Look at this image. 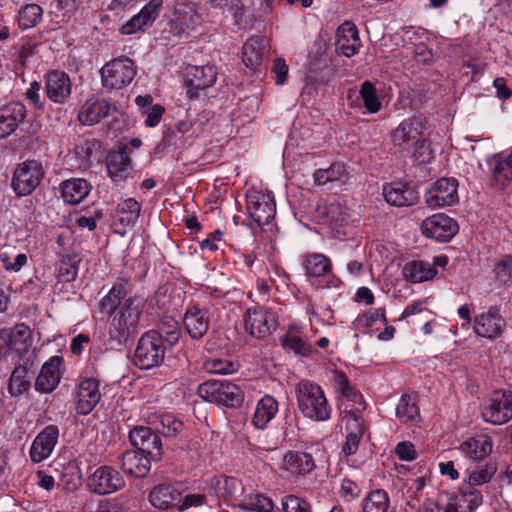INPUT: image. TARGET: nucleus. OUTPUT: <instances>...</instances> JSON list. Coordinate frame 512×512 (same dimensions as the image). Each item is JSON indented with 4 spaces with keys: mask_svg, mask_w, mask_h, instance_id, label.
Masks as SVG:
<instances>
[{
    "mask_svg": "<svg viewBox=\"0 0 512 512\" xmlns=\"http://www.w3.org/2000/svg\"><path fill=\"white\" fill-rule=\"evenodd\" d=\"M143 299L129 295L123 283L112 286L101 299L100 309L111 317L109 334L112 338L125 341L145 327Z\"/></svg>",
    "mask_w": 512,
    "mask_h": 512,
    "instance_id": "f257e3e1",
    "label": "nucleus"
},
{
    "mask_svg": "<svg viewBox=\"0 0 512 512\" xmlns=\"http://www.w3.org/2000/svg\"><path fill=\"white\" fill-rule=\"evenodd\" d=\"M295 392L298 409L304 417L319 422L331 418L332 407L320 385L309 380H301Z\"/></svg>",
    "mask_w": 512,
    "mask_h": 512,
    "instance_id": "f03ea898",
    "label": "nucleus"
},
{
    "mask_svg": "<svg viewBox=\"0 0 512 512\" xmlns=\"http://www.w3.org/2000/svg\"><path fill=\"white\" fill-rule=\"evenodd\" d=\"M302 267L307 282L316 289L338 288L341 280L333 272L331 259L318 252H309L301 256Z\"/></svg>",
    "mask_w": 512,
    "mask_h": 512,
    "instance_id": "7ed1b4c3",
    "label": "nucleus"
},
{
    "mask_svg": "<svg viewBox=\"0 0 512 512\" xmlns=\"http://www.w3.org/2000/svg\"><path fill=\"white\" fill-rule=\"evenodd\" d=\"M197 394L207 402L230 408L240 406L244 400L241 388L227 380H207L198 386Z\"/></svg>",
    "mask_w": 512,
    "mask_h": 512,
    "instance_id": "20e7f679",
    "label": "nucleus"
},
{
    "mask_svg": "<svg viewBox=\"0 0 512 512\" xmlns=\"http://www.w3.org/2000/svg\"><path fill=\"white\" fill-rule=\"evenodd\" d=\"M168 348L156 332L147 331L138 340L134 363L143 370L157 367L163 362Z\"/></svg>",
    "mask_w": 512,
    "mask_h": 512,
    "instance_id": "39448f33",
    "label": "nucleus"
},
{
    "mask_svg": "<svg viewBox=\"0 0 512 512\" xmlns=\"http://www.w3.org/2000/svg\"><path fill=\"white\" fill-rule=\"evenodd\" d=\"M45 175L41 162L26 160L15 168L11 187L18 197L31 195L40 185Z\"/></svg>",
    "mask_w": 512,
    "mask_h": 512,
    "instance_id": "423d86ee",
    "label": "nucleus"
},
{
    "mask_svg": "<svg viewBox=\"0 0 512 512\" xmlns=\"http://www.w3.org/2000/svg\"><path fill=\"white\" fill-rule=\"evenodd\" d=\"M100 73L103 87L113 90L129 85L136 76L137 70L133 60L120 57L106 63Z\"/></svg>",
    "mask_w": 512,
    "mask_h": 512,
    "instance_id": "0eeeda50",
    "label": "nucleus"
},
{
    "mask_svg": "<svg viewBox=\"0 0 512 512\" xmlns=\"http://www.w3.org/2000/svg\"><path fill=\"white\" fill-rule=\"evenodd\" d=\"M481 416L487 423L502 425L512 419V393L494 391L481 407Z\"/></svg>",
    "mask_w": 512,
    "mask_h": 512,
    "instance_id": "6e6552de",
    "label": "nucleus"
},
{
    "mask_svg": "<svg viewBox=\"0 0 512 512\" xmlns=\"http://www.w3.org/2000/svg\"><path fill=\"white\" fill-rule=\"evenodd\" d=\"M246 205L248 214L259 227L269 224L276 213V204L271 192L255 189L248 191Z\"/></svg>",
    "mask_w": 512,
    "mask_h": 512,
    "instance_id": "1a4fd4ad",
    "label": "nucleus"
},
{
    "mask_svg": "<svg viewBox=\"0 0 512 512\" xmlns=\"http://www.w3.org/2000/svg\"><path fill=\"white\" fill-rule=\"evenodd\" d=\"M245 330L256 339H266L277 328L273 312L264 307H252L244 314Z\"/></svg>",
    "mask_w": 512,
    "mask_h": 512,
    "instance_id": "9d476101",
    "label": "nucleus"
},
{
    "mask_svg": "<svg viewBox=\"0 0 512 512\" xmlns=\"http://www.w3.org/2000/svg\"><path fill=\"white\" fill-rule=\"evenodd\" d=\"M87 487L97 495H108L124 488L125 480L115 468L103 465L88 477Z\"/></svg>",
    "mask_w": 512,
    "mask_h": 512,
    "instance_id": "9b49d317",
    "label": "nucleus"
},
{
    "mask_svg": "<svg viewBox=\"0 0 512 512\" xmlns=\"http://www.w3.org/2000/svg\"><path fill=\"white\" fill-rule=\"evenodd\" d=\"M217 80V70L213 65L190 66L187 68L184 87L189 99L200 97L201 92L212 87Z\"/></svg>",
    "mask_w": 512,
    "mask_h": 512,
    "instance_id": "f8f14e48",
    "label": "nucleus"
},
{
    "mask_svg": "<svg viewBox=\"0 0 512 512\" xmlns=\"http://www.w3.org/2000/svg\"><path fill=\"white\" fill-rule=\"evenodd\" d=\"M456 221L444 213L426 218L421 224L423 235L439 242H447L458 232Z\"/></svg>",
    "mask_w": 512,
    "mask_h": 512,
    "instance_id": "ddd939ff",
    "label": "nucleus"
},
{
    "mask_svg": "<svg viewBox=\"0 0 512 512\" xmlns=\"http://www.w3.org/2000/svg\"><path fill=\"white\" fill-rule=\"evenodd\" d=\"M427 129V121L421 116L403 120L392 132L393 143L397 146H412L417 143Z\"/></svg>",
    "mask_w": 512,
    "mask_h": 512,
    "instance_id": "4468645a",
    "label": "nucleus"
},
{
    "mask_svg": "<svg viewBox=\"0 0 512 512\" xmlns=\"http://www.w3.org/2000/svg\"><path fill=\"white\" fill-rule=\"evenodd\" d=\"M458 182L454 178L438 179L426 192V203L430 207L449 206L458 201Z\"/></svg>",
    "mask_w": 512,
    "mask_h": 512,
    "instance_id": "2eb2a0df",
    "label": "nucleus"
},
{
    "mask_svg": "<svg viewBox=\"0 0 512 512\" xmlns=\"http://www.w3.org/2000/svg\"><path fill=\"white\" fill-rule=\"evenodd\" d=\"M46 97L56 104H65L72 92V82L67 73L52 70L45 75L44 86Z\"/></svg>",
    "mask_w": 512,
    "mask_h": 512,
    "instance_id": "dca6fc26",
    "label": "nucleus"
},
{
    "mask_svg": "<svg viewBox=\"0 0 512 512\" xmlns=\"http://www.w3.org/2000/svg\"><path fill=\"white\" fill-rule=\"evenodd\" d=\"M59 439V428L56 425H48L34 438L29 456L33 463H40L50 457Z\"/></svg>",
    "mask_w": 512,
    "mask_h": 512,
    "instance_id": "f3484780",
    "label": "nucleus"
},
{
    "mask_svg": "<svg viewBox=\"0 0 512 512\" xmlns=\"http://www.w3.org/2000/svg\"><path fill=\"white\" fill-rule=\"evenodd\" d=\"M395 487L400 494L402 501L412 510H416L425 500L426 479L424 476L398 478Z\"/></svg>",
    "mask_w": 512,
    "mask_h": 512,
    "instance_id": "a211bd4d",
    "label": "nucleus"
},
{
    "mask_svg": "<svg viewBox=\"0 0 512 512\" xmlns=\"http://www.w3.org/2000/svg\"><path fill=\"white\" fill-rule=\"evenodd\" d=\"M100 382L96 378H85L77 387L76 392V412L79 415H88L100 402L101 392Z\"/></svg>",
    "mask_w": 512,
    "mask_h": 512,
    "instance_id": "6ab92c4d",
    "label": "nucleus"
},
{
    "mask_svg": "<svg viewBox=\"0 0 512 512\" xmlns=\"http://www.w3.org/2000/svg\"><path fill=\"white\" fill-rule=\"evenodd\" d=\"M483 502L482 492L471 486H462L444 506L445 512H474Z\"/></svg>",
    "mask_w": 512,
    "mask_h": 512,
    "instance_id": "aec40b11",
    "label": "nucleus"
},
{
    "mask_svg": "<svg viewBox=\"0 0 512 512\" xmlns=\"http://www.w3.org/2000/svg\"><path fill=\"white\" fill-rule=\"evenodd\" d=\"M483 502L482 492L471 486H462L444 506L445 512H474Z\"/></svg>",
    "mask_w": 512,
    "mask_h": 512,
    "instance_id": "412c9836",
    "label": "nucleus"
},
{
    "mask_svg": "<svg viewBox=\"0 0 512 512\" xmlns=\"http://www.w3.org/2000/svg\"><path fill=\"white\" fill-rule=\"evenodd\" d=\"M106 167L109 177L114 182L124 181L130 176L133 166L126 145H120L118 149L108 152Z\"/></svg>",
    "mask_w": 512,
    "mask_h": 512,
    "instance_id": "4be33fe9",
    "label": "nucleus"
},
{
    "mask_svg": "<svg viewBox=\"0 0 512 512\" xmlns=\"http://www.w3.org/2000/svg\"><path fill=\"white\" fill-rule=\"evenodd\" d=\"M383 196L389 205L396 207L412 206L419 198L415 187L402 182L385 184L383 186Z\"/></svg>",
    "mask_w": 512,
    "mask_h": 512,
    "instance_id": "5701e85b",
    "label": "nucleus"
},
{
    "mask_svg": "<svg viewBox=\"0 0 512 512\" xmlns=\"http://www.w3.org/2000/svg\"><path fill=\"white\" fill-rule=\"evenodd\" d=\"M505 321L496 307H490L486 312L476 316L474 331L478 336L493 339L502 334Z\"/></svg>",
    "mask_w": 512,
    "mask_h": 512,
    "instance_id": "b1692460",
    "label": "nucleus"
},
{
    "mask_svg": "<svg viewBox=\"0 0 512 512\" xmlns=\"http://www.w3.org/2000/svg\"><path fill=\"white\" fill-rule=\"evenodd\" d=\"M115 108L105 99L90 98L80 107L78 121L85 126H93L108 117Z\"/></svg>",
    "mask_w": 512,
    "mask_h": 512,
    "instance_id": "393cba45",
    "label": "nucleus"
},
{
    "mask_svg": "<svg viewBox=\"0 0 512 512\" xmlns=\"http://www.w3.org/2000/svg\"><path fill=\"white\" fill-rule=\"evenodd\" d=\"M62 358L52 356L46 361L35 380V389L40 393H51L58 386L62 373L60 370Z\"/></svg>",
    "mask_w": 512,
    "mask_h": 512,
    "instance_id": "a878e982",
    "label": "nucleus"
},
{
    "mask_svg": "<svg viewBox=\"0 0 512 512\" xmlns=\"http://www.w3.org/2000/svg\"><path fill=\"white\" fill-rule=\"evenodd\" d=\"M317 186H327L328 190L339 191L349 180V173L342 163H333L327 169H318L313 174Z\"/></svg>",
    "mask_w": 512,
    "mask_h": 512,
    "instance_id": "bb28decb",
    "label": "nucleus"
},
{
    "mask_svg": "<svg viewBox=\"0 0 512 512\" xmlns=\"http://www.w3.org/2000/svg\"><path fill=\"white\" fill-rule=\"evenodd\" d=\"M27 110L21 102H10L0 108V139L14 133L26 118Z\"/></svg>",
    "mask_w": 512,
    "mask_h": 512,
    "instance_id": "cd10ccee",
    "label": "nucleus"
},
{
    "mask_svg": "<svg viewBox=\"0 0 512 512\" xmlns=\"http://www.w3.org/2000/svg\"><path fill=\"white\" fill-rule=\"evenodd\" d=\"M148 498L152 506L159 510H178L181 491L173 484H159L150 491Z\"/></svg>",
    "mask_w": 512,
    "mask_h": 512,
    "instance_id": "c85d7f7f",
    "label": "nucleus"
},
{
    "mask_svg": "<svg viewBox=\"0 0 512 512\" xmlns=\"http://www.w3.org/2000/svg\"><path fill=\"white\" fill-rule=\"evenodd\" d=\"M360 38L356 25L346 21L336 32V49L346 57H352L360 48Z\"/></svg>",
    "mask_w": 512,
    "mask_h": 512,
    "instance_id": "c756f323",
    "label": "nucleus"
},
{
    "mask_svg": "<svg viewBox=\"0 0 512 512\" xmlns=\"http://www.w3.org/2000/svg\"><path fill=\"white\" fill-rule=\"evenodd\" d=\"M150 457L137 450H127L120 457L121 469L128 475L143 478L151 469Z\"/></svg>",
    "mask_w": 512,
    "mask_h": 512,
    "instance_id": "7c9ffc66",
    "label": "nucleus"
},
{
    "mask_svg": "<svg viewBox=\"0 0 512 512\" xmlns=\"http://www.w3.org/2000/svg\"><path fill=\"white\" fill-rule=\"evenodd\" d=\"M315 213L320 221L330 225L332 228L342 226L348 218L346 207L339 201L330 203L319 201L316 205Z\"/></svg>",
    "mask_w": 512,
    "mask_h": 512,
    "instance_id": "2f4dec72",
    "label": "nucleus"
},
{
    "mask_svg": "<svg viewBox=\"0 0 512 512\" xmlns=\"http://www.w3.org/2000/svg\"><path fill=\"white\" fill-rule=\"evenodd\" d=\"M183 323L193 339H200L209 329L208 311L198 306H192L186 311Z\"/></svg>",
    "mask_w": 512,
    "mask_h": 512,
    "instance_id": "473e14b6",
    "label": "nucleus"
},
{
    "mask_svg": "<svg viewBox=\"0 0 512 512\" xmlns=\"http://www.w3.org/2000/svg\"><path fill=\"white\" fill-rule=\"evenodd\" d=\"M5 343L9 351L23 355L33 343L31 329L24 323L15 325L7 332Z\"/></svg>",
    "mask_w": 512,
    "mask_h": 512,
    "instance_id": "72a5a7b5",
    "label": "nucleus"
},
{
    "mask_svg": "<svg viewBox=\"0 0 512 512\" xmlns=\"http://www.w3.org/2000/svg\"><path fill=\"white\" fill-rule=\"evenodd\" d=\"M91 189L92 185L87 180L71 178L61 183V197L68 204H79L89 195Z\"/></svg>",
    "mask_w": 512,
    "mask_h": 512,
    "instance_id": "f704fd0d",
    "label": "nucleus"
},
{
    "mask_svg": "<svg viewBox=\"0 0 512 512\" xmlns=\"http://www.w3.org/2000/svg\"><path fill=\"white\" fill-rule=\"evenodd\" d=\"M278 401L271 395H264L256 404L252 424L256 429L264 430L278 412Z\"/></svg>",
    "mask_w": 512,
    "mask_h": 512,
    "instance_id": "c9c22d12",
    "label": "nucleus"
},
{
    "mask_svg": "<svg viewBox=\"0 0 512 512\" xmlns=\"http://www.w3.org/2000/svg\"><path fill=\"white\" fill-rule=\"evenodd\" d=\"M492 178L499 188L508 186L512 181V151L500 153L490 162Z\"/></svg>",
    "mask_w": 512,
    "mask_h": 512,
    "instance_id": "e433bc0d",
    "label": "nucleus"
},
{
    "mask_svg": "<svg viewBox=\"0 0 512 512\" xmlns=\"http://www.w3.org/2000/svg\"><path fill=\"white\" fill-rule=\"evenodd\" d=\"M460 450L469 459L481 461L492 452V440L487 435H477L464 441Z\"/></svg>",
    "mask_w": 512,
    "mask_h": 512,
    "instance_id": "4c0bfd02",
    "label": "nucleus"
},
{
    "mask_svg": "<svg viewBox=\"0 0 512 512\" xmlns=\"http://www.w3.org/2000/svg\"><path fill=\"white\" fill-rule=\"evenodd\" d=\"M437 270L433 265L424 260H412L407 262L403 268L405 279L411 283H421L434 278Z\"/></svg>",
    "mask_w": 512,
    "mask_h": 512,
    "instance_id": "58836bf2",
    "label": "nucleus"
},
{
    "mask_svg": "<svg viewBox=\"0 0 512 512\" xmlns=\"http://www.w3.org/2000/svg\"><path fill=\"white\" fill-rule=\"evenodd\" d=\"M27 253H18L16 246L3 245L0 248V264L6 272L18 273L28 264Z\"/></svg>",
    "mask_w": 512,
    "mask_h": 512,
    "instance_id": "ea45409f",
    "label": "nucleus"
},
{
    "mask_svg": "<svg viewBox=\"0 0 512 512\" xmlns=\"http://www.w3.org/2000/svg\"><path fill=\"white\" fill-rule=\"evenodd\" d=\"M283 467L295 474H307L314 469L315 464L310 454L289 451L284 455Z\"/></svg>",
    "mask_w": 512,
    "mask_h": 512,
    "instance_id": "a19ab883",
    "label": "nucleus"
},
{
    "mask_svg": "<svg viewBox=\"0 0 512 512\" xmlns=\"http://www.w3.org/2000/svg\"><path fill=\"white\" fill-rule=\"evenodd\" d=\"M33 373L25 365L14 368L9 378L8 392L12 397H17L27 392L31 385Z\"/></svg>",
    "mask_w": 512,
    "mask_h": 512,
    "instance_id": "79ce46f5",
    "label": "nucleus"
},
{
    "mask_svg": "<svg viewBox=\"0 0 512 512\" xmlns=\"http://www.w3.org/2000/svg\"><path fill=\"white\" fill-rule=\"evenodd\" d=\"M155 431L165 437H174L183 430V423L172 414H160L150 420Z\"/></svg>",
    "mask_w": 512,
    "mask_h": 512,
    "instance_id": "37998d69",
    "label": "nucleus"
},
{
    "mask_svg": "<svg viewBox=\"0 0 512 512\" xmlns=\"http://www.w3.org/2000/svg\"><path fill=\"white\" fill-rule=\"evenodd\" d=\"M201 22V17L192 9L190 13L179 15L168 22L169 32L176 37H182L193 30Z\"/></svg>",
    "mask_w": 512,
    "mask_h": 512,
    "instance_id": "c03bdc74",
    "label": "nucleus"
},
{
    "mask_svg": "<svg viewBox=\"0 0 512 512\" xmlns=\"http://www.w3.org/2000/svg\"><path fill=\"white\" fill-rule=\"evenodd\" d=\"M396 416L402 423L416 421L420 417V410L416 396L404 394L396 406Z\"/></svg>",
    "mask_w": 512,
    "mask_h": 512,
    "instance_id": "a18cd8bd",
    "label": "nucleus"
},
{
    "mask_svg": "<svg viewBox=\"0 0 512 512\" xmlns=\"http://www.w3.org/2000/svg\"><path fill=\"white\" fill-rule=\"evenodd\" d=\"M152 331L156 332L160 336L162 342H164V344L169 348L177 344L181 336L179 324L172 317H165L161 319L158 324V328Z\"/></svg>",
    "mask_w": 512,
    "mask_h": 512,
    "instance_id": "49530a36",
    "label": "nucleus"
},
{
    "mask_svg": "<svg viewBox=\"0 0 512 512\" xmlns=\"http://www.w3.org/2000/svg\"><path fill=\"white\" fill-rule=\"evenodd\" d=\"M141 212V205L134 198H127L117 207L119 221L125 226H134L138 221Z\"/></svg>",
    "mask_w": 512,
    "mask_h": 512,
    "instance_id": "de8ad7c7",
    "label": "nucleus"
},
{
    "mask_svg": "<svg viewBox=\"0 0 512 512\" xmlns=\"http://www.w3.org/2000/svg\"><path fill=\"white\" fill-rule=\"evenodd\" d=\"M43 16V9L38 4H27L23 6L17 15L18 25L21 29L35 27Z\"/></svg>",
    "mask_w": 512,
    "mask_h": 512,
    "instance_id": "09e8293b",
    "label": "nucleus"
},
{
    "mask_svg": "<svg viewBox=\"0 0 512 512\" xmlns=\"http://www.w3.org/2000/svg\"><path fill=\"white\" fill-rule=\"evenodd\" d=\"M389 496L386 491L377 489L371 491L363 500V512H387Z\"/></svg>",
    "mask_w": 512,
    "mask_h": 512,
    "instance_id": "8fccbe9b",
    "label": "nucleus"
},
{
    "mask_svg": "<svg viewBox=\"0 0 512 512\" xmlns=\"http://www.w3.org/2000/svg\"><path fill=\"white\" fill-rule=\"evenodd\" d=\"M281 344L284 348L290 349L295 354L309 357L312 353V346L298 336L292 329L281 337Z\"/></svg>",
    "mask_w": 512,
    "mask_h": 512,
    "instance_id": "3c124183",
    "label": "nucleus"
},
{
    "mask_svg": "<svg viewBox=\"0 0 512 512\" xmlns=\"http://www.w3.org/2000/svg\"><path fill=\"white\" fill-rule=\"evenodd\" d=\"M239 506L254 512H271L274 504L269 497L257 493L245 496Z\"/></svg>",
    "mask_w": 512,
    "mask_h": 512,
    "instance_id": "603ef678",
    "label": "nucleus"
},
{
    "mask_svg": "<svg viewBox=\"0 0 512 512\" xmlns=\"http://www.w3.org/2000/svg\"><path fill=\"white\" fill-rule=\"evenodd\" d=\"M359 94L369 113H377L381 109L382 104L372 82L364 81L360 86Z\"/></svg>",
    "mask_w": 512,
    "mask_h": 512,
    "instance_id": "864d4df0",
    "label": "nucleus"
},
{
    "mask_svg": "<svg viewBox=\"0 0 512 512\" xmlns=\"http://www.w3.org/2000/svg\"><path fill=\"white\" fill-rule=\"evenodd\" d=\"M80 258L77 254L64 256L59 264L58 277L62 282H72L78 274Z\"/></svg>",
    "mask_w": 512,
    "mask_h": 512,
    "instance_id": "5fc2aeb1",
    "label": "nucleus"
},
{
    "mask_svg": "<svg viewBox=\"0 0 512 512\" xmlns=\"http://www.w3.org/2000/svg\"><path fill=\"white\" fill-rule=\"evenodd\" d=\"M209 4L214 9L227 12L236 24H239L243 19L244 5L241 0H209Z\"/></svg>",
    "mask_w": 512,
    "mask_h": 512,
    "instance_id": "6e6d98bb",
    "label": "nucleus"
},
{
    "mask_svg": "<svg viewBox=\"0 0 512 512\" xmlns=\"http://www.w3.org/2000/svg\"><path fill=\"white\" fill-rule=\"evenodd\" d=\"M497 471L494 463H486L483 466L478 467L469 474L468 482L463 486H481L491 481Z\"/></svg>",
    "mask_w": 512,
    "mask_h": 512,
    "instance_id": "4d7b16f0",
    "label": "nucleus"
},
{
    "mask_svg": "<svg viewBox=\"0 0 512 512\" xmlns=\"http://www.w3.org/2000/svg\"><path fill=\"white\" fill-rule=\"evenodd\" d=\"M203 368L210 374H230L237 370L235 363L226 359L210 358L203 363Z\"/></svg>",
    "mask_w": 512,
    "mask_h": 512,
    "instance_id": "13d9d810",
    "label": "nucleus"
},
{
    "mask_svg": "<svg viewBox=\"0 0 512 512\" xmlns=\"http://www.w3.org/2000/svg\"><path fill=\"white\" fill-rule=\"evenodd\" d=\"M162 5L163 0H151L140 10L138 14H136L139 17L141 24L144 25L146 29L152 26L159 15Z\"/></svg>",
    "mask_w": 512,
    "mask_h": 512,
    "instance_id": "bf43d9fd",
    "label": "nucleus"
},
{
    "mask_svg": "<svg viewBox=\"0 0 512 512\" xmlns=\"http://www.w3.org/2000/svg\"><path fill=\"white\" fill-rule=\"evenodd\" d=\"M343 421L348 434H356L362 437L364 433L363 419L359 415V409L345 410Z\"/></svg>",
    "mask_w": 512,
    "mask_h": 512,
    "instance_id": "052dcab7",
    "label": "nucleus"
},
{
    "mask_svg": "<svg viewBox=\"0 0 512 512\" xmlns=\"http://www.w3.org/2000/svg\"><path fill=\"white\" fill-rule=\"evenodd\" d=\"M140 452L150 457L153 461H159L163 454V447L160 437L157 433H152L145 441Z\"/></svg>",
    "mask_w": 512,
    "mask_h": 512,
    "instance_id": "680f3d73",
    "label": "nucleus"
},
{
    "mask_svg": "<svg viewBox=\"0 0 512 512\" xmlns=\"http://www.w3.org/2000/svg\"><path fill=\"white\" fill-rule=\"evenodd\" d=\"M254 40L250 39L243 45L242 59L244 64L252 69L257 68L262 61V52L256 50Z\"/></svg>",
    "mask_w": 512,
    "mask_h": 512,
    "instance_id": "e2e57ef3",
    "label": "nucleus"
},
{
    "mask_svg": "<svg viewBox=\"0 0 512 512\" xmlns=\"http://www.w3.org/2000/svg\"><path fill=\"white\" fill-rule=\"evenodd\" d=\"M413 158L420 164H425L431 161L433 154L430 143L423 136L417 143H414Z\"/></svg>",
    "mask_w": 512,
    "mask_h": 512,
    "instance_id": "0e129e2a",
    "label": "nucleus"
},
{
    "mask_svg": "<svg viewBox=\"0 0 512 512\" xmlns=\"http://www.w3.org/2000/svg\"><path fill=\"white\" fill-rule=\"evenodd\" d=\"M218 490L227 498L236 497L242 490L241 482L234 477H224L217 482Z\"/></svg>",
    "mask_w": 512,
    "mask_h": 512,
    "instance_id": "69168bd1",
    "label": "nucleus"
},
{
    "mask_svg": "<svg viewBox=\"0 0 512 512\" xmlns=\"http://www.w3.org/2000/svg\"><path fill=\"white\" fill-rule=\"evenodd\" d=\"M152 429L145 426H137L134 427L129 432V440L132 446L136 448L137 451H140L142 446L144 445L145 441L150 437L152 434Z\"/></svg>",
    "mask_w": 512,
    "mask_h": 512,
    "instance_id": "338daca9",
    "label": "nucleus"
},
{
    "mask_svg": "<svg viewBox=\"0 0 512 512\" xmlns=\"http://www.w3.org/2000/svg\"><path fill=\"white\" fill-rule=\"evenodd\" d=\"M496 277L502 281L507 282L512 279V256H505L494 267Z\"/></svg>",
    "mask_w": 512,
    "mask_h": 512,
    "instance_id": "774afa93",
    "label": "nucleus"
}]
</instances>
